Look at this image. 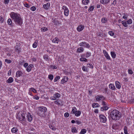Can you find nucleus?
<instances>
[{
	"mask_svg": "<svg viewBox=\"0 0 134 134\" xmlns=\"http://www.w3.org/2000/svg\"><path fill=\"white\" fill-rule=\"evenodd\" d=\"M10 16L12 20L17 25L21 26L23 24V20L19 14L14 12H11Z\"/></svg>",
	"mask_w": 134,
	"mask_h": 134,
	"instance_id": "1",
	"label": "nucleus"
},
{
	"mask_svg": "<svg viewBox=\"0 0 134 134\" xmlns=\"http://www.w3.org/2000/svg\"><path fill=\"white\" fill-rule=\"evenodd\" d=\"M110 113L109 115L112 119L114 120H119L121 117V113L117 110H111Z\"/></svg>",
	"mask_w": 134,
	"mask_h": 134,
	"instance_id": "2",
	"label": "nucleus"
},
{
	"mask_svg": "<svg viewBox=\"0 0 134 134\" xmlns=\"http://www.w3.org/2000/svg\"><path fill=\"white\" fill-rule=\"evenodd\" d=\"M26 114L25 112H19L18 114L17 117L18 119L21 121H25L26 119L25 118Z\"/></svg>",
	"mask_w": 134,
	"mask_h": 134,
	"instance_id": "3",
	"label": "nucleus"
},
{
	"mask_svg": "<svg viewBox=\"0 0 134 134\" xmlns=\"http://www.w3.org/2000/svg\"><path fill=\"white\" fill-rule=\"evenodd\" d=\"M38 113L39 116L41 117H43L44 115V113L47 111L46 107L43 106L39 107L38 108Z\"/></svg>",
	"mask_w": 134,
	"mask_h": 134,
	"instance_id": "4",
	"label": "nucleus"
},
{
	"mask_svg": "<svg viewBox=\"0 0 134 134\" xmlns=\"http://www.w3.org/2000/svg\"><path fill=\"white\" fill-rule=\"evenodd\" d=\"M80 46L85 47L86 48H89L90 47L89 44L87 43L86 42H82L79 44Z\"/></svg>",
	"mask_w": 134,
	"mask_h": 134,
	"instance_id": "5",
	"label": "nucleus"
},
{
	"mask_svg": "<svg viewBox=\"0 0 134 134\" xmlns=\"http://www.w3.org/2000/svg\"><path fill=\"white\" fill-rule=\"evenodd\" d=\"M96 100L97 101H100L104 100L105 97L102 95H98L95 97Z\"/></svg>",
	"mask_w": 134,
	"mask_h": 134,
	"instance_id": "6",
	"label": "nucleus"
},
{
	"mask_svg": "<svg viewBox=\"0 0 134 134\" xmlns=\"http://www.w3.org/2000/svg\"><path fill=\"white\" fill-rule=\"evenodd\" d=\"M99 117L101 122L104 123L106 121L107 119L105 116L103 115H99Z\"/></svg>",
	"mask_w": 134,
	"mask_h": 134,
	"instance_id": "7",
	"label": "nucleus"
},
{
	"mask_svg": "<svg viewBox=\"0 0 134 134\" xmlns=\"http://www.w3.org/2000/svg\"><path fill=\"white\" fill-rule=\"evenodd\" d=\"M26 117L27 118L28 121L29 122H31L32 120L33 119L32 116L28 112L26 114Z\"/></svg>",
	"mask_w": 134,
	"mask_h": 134,
	"instance_id": "8",
	"label": "nucleus"
},
{
	"mask_svg": "<svg viewBox=\"0 0 134 134\" xmlns=\"http://www.w3.org/2000/svg\"><path fill=\"white\" fill-rule=\"evenodd\" d=\"M8 24L10 25L11 27H13L15 26L14 23H12L11 19H9L7 20Z\"/></svg>",
	"mask_w": 134,
	"mask_h": 134,
	"instance_id": "9",
	"label": "nucleus"
},
{
	"mask_svg": "<svg viewBox=\"0 0 134 134\" xmlns=\"http://www.w3.org/2000/svg\"><path fill=\"white\" fill-rule=\"evenodd\" d=\"M68 78L66 76H64L63 77V79L61 80V83L62 84H63L64 83L66 82L68 80Z\"/></svg>",
	"mask_w": 134,
	"mask_h": 134,
	"instance_id": "10",
	"label": "nucleus"
},
{
	"mask_svg": "<svg viewBox=\"0 0 134 134\" xmlns=\"http://www.w3.org/2000/svg\"><path fill=\"white\" fill-rule=\"evenodd\" d=\"M84 28L83 26L82 25H79L77 28V30L78 31L80 32Z\"/></svg>",
	"mask_w": 134,
	"mask_h": 134,
	"instance_id": "11",
	"label": "nucleus"
},
{
	"mask_svg": "<svg viewBox=\"0 0 134 134\" xmlns=\"http://www.w3.org/2000/svg\"><path fill=\"white\" fill-rule=\"evenodd\" d=\"M33 67H34L33 65L32 64H30L26 68V70L28 72H29Z\"/></svg>",
	"mask_w": 134,
	"mask_h": 134,
	"instance_id": "12",
	"label": "nucleus"
},
{
	"mask_svg": "<svg viewBox=\"0 0 134 134\" xmlns=\"http://www.w3.org/2000/svg\"><path fill=\"white\" fill-rule=\"evenodd\" d=\"M23 74L21 71L18 70L16 72V76L17 77H20L22 76Z\"/></svg>",
	"mask_w": 134,
	"mask_h": 134,
	"instance_id": "13",
	"label": "nucleus"
},
{
	"mask_svg": "<svg viewBox=\"0 0 134 134\" xmlns=\"http://www.w3.org/2000/svg\"><path fill=\"white\" fill-rule=\"evenodd\" d=\"M18 131V128L16 127H13L11 129V132L12 133H15Z\"/></svg>",
	"mask_w": 134,
	"mask_h": 134,
	"instance_id": "14",
	"label": "nucleus"
},
{
	"mask_svg": "<svg viewBox=\"0 0 134 134\" xmlns=\"http://www.w3.org/2000/svg\"><path fill=\"white\" fill-rule=\"evenodd\" d=\"M50 4L49 2L47 3L46 4H44L43 5V8L46 9H48L50 7Z\"/></svg>",
	"mask_w": 134,
	"mask_h": 134,
	"instance_id": "15",
	"label": "nucleus"
},
{
	"mask_svg": "<svg viewBox=\"0 0 134 134\" xmlns=\"http://www.w3.org/2000/svg\"><path fill=\"white\" fill-rule=\"evenodd\" d=\"M115 86L118 89H120L121 88L120 84L119 82L118 81H116L115 82Z\"/></svg>",
	"mask_w": 134,
	"mask_h": 134,
	"instance_id": "16",
	"label": "nucleus"
},
{
	"mask_svg": "<svg viewBox=\"0 0 134 134\" xmlns=\"http://www.w3.org/2000/svg\"><path fill=\"white\" fill-rule=\"evenodd\" d=\"M110 1V0H100V2L103 4H106L108 3Z\"/></svg>",
	"mask_w": 134,
	"mask_h": 134,
	"instance_id": "17",
	"label": "nucleus"
},
{
	"mask_svg": "<svg viewBox=\"0 0 134 134\" xmlns=\"http://www.w3.org/2000/svg\"><path fill=\"white\" fill-rule=\"evenodd\" d=\"M109 88L113 90H115V87L114 85L112 83H110L109 85Z\"/></svg>",
	"mask_w": 134,
	"mask_h": 134,
	"instance_id": "18",
	"label": "nucleus"
},
{
	"mask_svg": "<svg viewBox=\"0 0 134 134\" xmlns=\"http://www.w3.org/2000/svg\"><path fill=\"white\" fill-rule=\"evenodd\" d=\"M13 78L11 77H10L7 80L6 82L7 83H9L13 82Z\"/></svg>",
	"mask_w": 134,
	"mask_h": 134,
	"instance_id": "19",
	"label": "nucleus"
},
{
	"mask_svg": "<svg viewBox=\"0 0 134 134\" xmlns=\"http://www.w3.org/2000/svg\"><path fill=\"white\" fill-rule=\"evenodd\" d=\"M109 108L107 106H104L103 107L101 108V110L102 111H103L104 110H107Z\"/></svg>",
	"mask_w": 134,
	"mask_h": 134,
	"instance_id": "20",
	"label": "nucleus"
},
{
	"mask_svg": "<svg viewBox=\"0 0 134 134\" xmlns=\"http://www.w3.org/2000/svg\"><path fill=\"white\" fill-rule=\"evenodd\" d=\"M59 39L57 37H55L52 40V42L53 43H58L59 41Z\"/></svg>",
	"mask_w": 134,
	"mask_h": 134,
	"instance_id": "21",
	"label": "nucleus"
},
{
	"mask_svg": "<svg viewBox=\"0 0 134 134\" xmlns=\"http://www.w3.org/2000/svg\"><path fill=\"white\" fill-rule=\"evenodd\" d=\"M92 106L93 108H96L99 107V105L98 103H94L92 104Z\"/></svg>",
	"mask_w": 134,
	"mask_h": 134,
	"instance_id": "22",
	"label": "nucleus"
},
{
	"mask_svg": "<svg viewBox=\"0 0 134 134\" xmlns=\"http://www.w3.org/2000/svg\"><path fill=\"white\" fill-rule=\"evenodd\" d=\"M83 48L82 47H80L77 48V52L80 53L83 52Z\"/></svg>",
	"mask_w": 134,
	"mask_h": 134,
	"instance_id": "23",
	"label": "nucleus"
},
{
	"mask_svg": "<svg viewBox=\"0 0 134 134\" xmlns=\"http://www.w3.org/2000/svg\"><path fill=\"white\" fill-rule=\"evenodd\" d=\"M69 12V11L68 9L64 10V15L66 16H67L68 15Z\"/></svg>",
	"mask_w": 134,
	"mask_h": 134,
	"instance_id": "24",
	"label": "nucleus"
},
{
	"mask_svg": "<svg viewBox=\"0 0 134 134\" xmlns=\"http://www.w3.org/2000/svg\"><path fill=\"white\" fill-rule=\"evenodd\" d=\"M52 22L54 23L55 25L60 24V23L59 21L57 20V19H55L53 20Z\"/></svg>",
	"mask_w": 134,
	"mask_h": 134,
	"instance_id": "25",
	"label": "nucleus"
},
{
	"mask_svg": "<svg viewBox=\"0 0 134 134\" xmlns=\"http://www.w3.org/2000/svg\"><path fill=\"white\" fill-rule=\"evenodd\" d=\"M121 23L125 27H127L128 26V25L127 24V22L125 21H121Z\"/></svg>",
	"mask_w": 134,
	"mask_h": 134,
	"instance_id": "26",
	"label": "nucleus"
},
{
	"mask_svg": "<svg viewBox=\"0 0 134 134\" xmlns=\"http://www.w3.org/2000/svg\"><path fill=\"white\" fill-rule=\"evenodd\" d=\"M111 57L113 58H115L116 57V54L114 52H111Z\"/></svg>",
	"mask_w": 134,
	"mask_h": 134,
	"instance_id": "27",
	"label": "nucleus"
},
{
	"mask_svg": "<svg viewBox=\"0 0 134 134\" xmlns=\"http://www.w3.org/2000/svg\"><path fill=\"white\" fill-rule=\"evenodd\" d=\"M43 58L46 61H48L49 60L48 56L47 54L44 55L43 56Z\"/></svg>",
	"mask_w": 134,
	"mask_h": 134,
	"instance_id": "28",
	"label": "nucleus"
},
{
	"mask_svg": "<svg viewBox=\"0 0 134 134\" xmlns=\"http://www.w3.org/2000/svg\"><path fill=\"white\" fill-rule=\"evenodd\" d=\"M49 128L52 130L54 131L56 130V129L54 126L53 125H52V124H49Z\"/></svg>",
	"mask_w": 134,
	"mask_h": 134,
	"instance_id": "29",
	"label": "nucleus"
},
{
	"mask_svg": "<svg viewBox=\"0 0 134 134\" xmlns=\"http://www.w3.org/2000/svg\"><path fill=\"white\" fill-rule=\"evenodd\" d=\"M71 132H72L77 133V131L75 127H72L71 129Z\"/></svg>",
	"mask_w": 134,
	"mask_h": 134,
	"instance_id": "30",
	"label": "nucleus"
},
{
	"mask_svg": "<svg viewBox=\"0 0 134 134\" xmlns=\"http://www.w3.org/2000/svg\"><path fill=\"white\" fill-rule=\"evenodd\" d=\"M89 2V0H83L82 1V3L83 4H87Z\"/></svg>",
	"mask_w": 134,
	"mask_h": 134,
	"instance_id": "31",
	"label": "nucleus"
},
{
	"mask_svg": "<svg viewBox=\"0 0 134 134\" xmlns=\"http://www.w3.org/2000/svg\"><path fill=\"white\" fill-rule=\"evenodd\" d=\"M81 112L79 110L77 111L75 114V115L76 116H78L80 115Z\"/></svg>",
	"mask_w": 134,
	"mask_h": 134,
	"instance_id": "32",
	"label": "nucleus"
},
{
	"mask_svg": "<svg viewBox=\"0 0 134 134\" xmlns=\"http://www.w3.org/2000/svg\"><path fill=\"white\" fill-rule=\"evenodd\" d=\"M77 109L75 107H73L72 108V110L71 112L74 114H75L76 112L77 111Z\"/></svg>",
	"mask_w": 134,
	"mask_h": 134,
	"instance_id": "33",
	"label": "nucleus"
},
{
	"mask_svg": "<svg viewBox=\"0 0 134 134\" xmlns=\"http://www.w3.org/2000/svg\"><path fill=\"white\" fill-rule=\"evenodd\" d=\"M82 69L84 71L88 72V68L84 66L82 67Z\"/></svg>",
	"mask_w": 134,
	"mask_h": 134,
	"instance_id": "34",
	"label": "nucleus"
},
{
	"mask_svg": "<svg viewBox=\"0 0 134 134\" xmlns=\"http://www.w3.org/2000/svg\"><path fill=\"white\" fill-rule=\"evenodd\" d=\"M54 96L56 99L60 97V94L59 93H56L54 94Z\"/></svg>",
	"mask_w": 134,
	"mask_h": 134,
	"instance_id": "35",
	"label": "nucleus"
},
{
	"mask_svg": "<svg viewBox=\"0 0 134 134\" xmlns=\"http://www.w3.org/2000/svg\"><path fill=\"white\" fill-rule=\"evenodd\" d=\"M86 132V130L85 129H82L80 132V134H84Z\"/></svg>",
	"mask_w": 134,
	"mask_h": 134,
	"instance_id": "36",
	"label": "nucleus"
},
{
	"mask_svg": "<svg viewBox=\"0 0 134 134\" xmlns=\"http://www.w3.org/2000/svg\"><path fill=\"white\" fill-rule=\"evenodd\" d=\"M124 133L125 134H129L127 132V127L126 126H125L124 128Z\"/></svg>",
	"mask_w": 134,
	"mask_h": 134,
	"instance_id": "37",
	"label": "nucleus"
},
{
	"mask_svg": "<svg viewBox=\"0 0 134 134\" xmlns=\"http://www.w3.org/2000/svg\"><path fill=\"white\" fill-rule=\"evenodd\" d=\"M15 50L16 52H17L18 54H19L21 52L20 48L19 47H18L15 48Z\"/></svg>",
	"mask_w": 134,
	"mask_h": 134,
	"instance_id": "38",
	"label": "nucleus"
},
{
	"mask_svg": "<svg viewBox=\"0 0 134 134\" xmlns=\"http://www.w3.org/2000/svg\"><path fill=\"white\" fill-rule=\"evenodd\" d=\"M94 8V7L93 6H90L88 9L89 12L92 11Z\"/></svg>",
	"mask_w": 134,
	"mask_h": 134,
	"instance_id": "39",
	"label": "nucleus"
},
{
	"mask_svg": "<svg viewBox=\"0 0 134 134\" xmlns=\"http://www.w3.org/2000/svg\"><path fill=\"white\" fill-rule=\"evenodd\" d=\"M37 41H36L33 44L32 47L34 48H36L37 46Z\"/></svg>",
	"mask_w": 134,
	"mask_h": 134,
	"instance_id": "40",
	"label": "nucleus"
},
{
	"mask_svg": "<svg viewBox=\"0 0 134 134\" xmlns=\"http://www.w3.org/2000/svg\"><path fill=\"white\" fill-rule=\"evenodd\" d=\"M53 76L52 74H50L48 75V78L50 80L52 81L53 79Z\"/></svg>",
	"mask_w": 134,
	"mask_h": 134,
	"instance_id": "41",
	"label": "nucleus"
},
{
	"mask_svg": "<svg viewBox=\"0 0 134 134\" xmlns=\"http://www.w3.org/2000/svg\"><path fill=\"white\" fill-rule=\"evenodd\" d=\"M81 61V62H87V60L85 58H81L80 59Z\"/></svg>",
	"mask_w": 134,
	"mask_h": 134,
	"instance_id": "42",
	"label": "nucleus"
},
{
	"mask_svg": "<svg viewBox=\"0 0 134 134\" xmlns=\"http://www.w3.org/2000/svg\"><path fill=\"white\" fill-rule=\"evenodd\" d=\"M107 21V19L104 18L102 19L101 21L102 23H106Z\"/></svg>",
	"mask_w": 134,
	"mask_h": 134,
	"instance_id": "43",
	"label": "nucleus"
},
{
	"mask_svg": "<svg viewBox=\"0 0 134 134\" xmlns=\"http://www.w3.org/2000/svg\"><path fill=\"white\" fill-rule=\"evenodd\" d=\"M60 79V77L59 76H56L54 80V82H56L58 80H59Z\"/></svg>",
	"mask_w": 134,
	"mask_h": 134,
	"instance_id": "44",
	"label": "nucleus"
},
{
	"mask_svg": "<svg viewBox=\"0 0 134 134\" xmlns=\"http://www.w3.org/2000/svg\"><path fill=\"white\" fill-rule=\"evenodd\" d=\"M132 20L131 19L128 20L126 21L127 23L128 24H131L132 23Z\"/></svg>",
	"mask_w": 134,
	"mask_h": 134,
	"instance_id": "45",
	"label": "nucleus"
},
{
	"mask_svg": "<svg viewBox=\"0 0 134 134\" xmlns=\"http://www.w3.org/2000/svg\"><path fill=\"white\" fill-rule=\"evenodd\" d=\"M41 31L43 32H45L47 31L48 30V29L45 27L42 28H41Z\"/></svg>",
	"mask_w": 134,
	"mask_h": 134,
	"instance_id": "46",
	"label": "nucleus"
},
{
	"mask_svg": "<svg viewBox=\"0 0 134 134\" xmlns=\"http://www.w3.org/2000/svg\"><path fill=\"white\" fill-rule=\"evenodd\" d=\"M5 62L8 64H10L11 63L12 61L10 60L6 59L5 60Z\"/></svg>",
	"mask_w": 134,
	"mask_h": 134,
	"instance_id": "47",
	"label": "nucleus"
},
{
	"mask_svg": "<svg viewBox=\"0 0 134 134\" xmlns=\"http://www.w3.org/2000/svg\"><path fill=\"white\" fill-rule=\"evenodd\" d=\"M109 34L111 36H113L114 35V33L112 31H109L108 32Z\"/></svg>",
	"mask_w": 134,
	"mask_h": 134,
	"instance_id": "48",
	"label": "nucleus"
},
{
	"mask_svg": "<svg viewBox=\"0 0 134 134\" xmlns=\"http://www.w3.org/2000/svg\"><path fill=\"white\" fill-rule=\"evenodd\" d=\"M91 53L90 52H87L86 54V57L87 58L88 57L91 56Z\"/></svg>",
	"mask_w": 134,
	"mask_h": 134,
	"instance_id": "49",
	"label": "nucleus"
},
{
	"mask_svg": "<svg viewBox=\"0 0 134 134\" xmlns=\"http://www.w3.org/2000/svg\"><path fill=\"white\" fill-rule=\"evenodd\" d=\"M102 105L103 106H107V103L105 101H103L102 103Z\"/></svg>",
	"mask_w": 134,
	"mask_h": 134,
	"instance_id": "50",
	"label": "nucleus"
},
{
	"mask_svg": "<svg viewBox=\"0 0 134 134\" xmlns=\"http://www.w3.org/2000/svg\"><path fill=\"white\" fill-rule=\"evenodd\" d=\"M30 9L32 11H34L36 10V8L35 6H32L31 8Z\"/></svg>",
	"mask_w": 134,
	"mask_h": 134,
	"instance_id": "51",
	"label": "nucleus"
},
{
	"mask_svg": "<svg viewBox=\"0 0 134 134\" xmlns=\"http://www.w3.org/2000/svg\"><path fill=\"white\" fill-rule=\"evenodd\" d=\"M30 90H31V91L33 92L34 93H36V90L33 88H30Z\"/></svg>",
	"mask_w": 134,
	"mask_h": 134,
	"instance_id": "52",
	"label": "nucleus"
},
{
	"mask_svg": "<svg viewBox=\"0 0 134 134\" xmlns=\"http://www.w3.org/2000/svg\"><path fill=\"white\" fill-rule=\"evenodd\" d=\"M9 2V0H4V3L5 4H8Z\"/></svg>",
	"mask_w": 134,
	"mask_h": 134,
	"instance_id": "53",
	"label": "nucleus"
},
{
	"mask_svg": "<svg viewBox=\"0 0 134 134\" xmlns=\"http://www.w3.org/2000/svg\"><path fill=\"white\" fill-rule=\"evenodd\" d=\"M87 66L90 68H92L93 67V65L92 64H87Z\"/></svg>",
	"mask_w": 134,
	"mask_h": 134,
	"instance_id": "54",
	"label": "nucleus"
},
{
	"mask_svg": "<svg viewBox=\"0 0 134 134\" xmlns=\"http://www.w3.org/2000/svg\"><path fill=\"white\" fill-rule=\"evenodd\" d=\"M128 72L129 74H133V71L132 70L130 69L128 70Z\"/></svg>",
	"mask_w": 134,
	"mask_h": 134,
	"instance_id": "55",
	"label": "nucleus"
},
{
	"mask_svg": "<svg viewBox=\"0 0 134 134\" xmlns=\"http://www.w3.org/2000/svg\"><path fill=\"white\" fill-rule=\"evenodd\" d=\"M105 58L108 60H110V58L108 54L105 56Z\"/></svg>",
	"mask_w": 134,
	"mask_h": 134,
	"instance_id": "56",
	"label": "nucleus"
},
{
	"mask_svg": "<svg viewBox=\"0 0 134 134\" xmlns=\"http://www.w3.org/2000/svg\"><path fill=\"white\" fill-rule=\"evenodd\" d=\"M69 115V114L68 113H66L64 114V116L65 117H68Z\"/></svg>",
	"mask_w": 134,
	"mask_h": 134,
	"instance_id": "57",
	"label": "nucleus"
},
{
	"mask_svg": "<svg viewBox=\"0 0 134 134\" xmlns=\"http://www.w3.org/2000/svg\"><path fill=\"white\" fill-rule=\"evenodd\" d=\"M4 19L2 17L0 18V22L2 23L3 22Z\"/></svg>",
	"mask_w": 134,
	"mask_h": 134,
	"instance_id": "58",
	"label": "nucleus"
},
{
	"mask_svg": "<svg viewBox=\"0 0 134 134\" xmlns=\"http://www.w3.org/2000/svg\"><path fill=\"white\" fill-rule=\"evenodd\" d=\"M24 6L27 8H29L30 7V5L27 3H25L24 4Z\"/></svg>",
	"mask_w": 134,
	"mask_h": 134,
	"instance_id": "59",
	"label": "nucleus"
},
{
	"mask_svg": "<svg viewBox=\"0 0 134 134\" xmlns=\"http://www.w3.org/2000/svg\"><path fill=\"white\" fill-rule=\"evenodd\" d=\"M103 52L105 56L108 54V53L106 52V51L105 50H103Z\"/></svg>",
	"mask_w": 134,
	"mask_h": 134,
	"instance_id": "60",
	"label": "nucleus"
},
{
	"mask_svg": "<svg viewBox=\"0 0 134 134\" xmlns=\"http://www.w3.org/2000/svg\"><path fill=\"white\" fill-rule=\"evenodd\" d=\"M62 9L64 10H66V9H68V8L65 6H63L62 7Z\"/></svg>",
	"mask_w": 134,
	"mask_h": 134,
	"instance_id": "61",
	"label": "nucleus"
},
{
	"mask_svg": "<svg viewBox=\"0 0 134 134\" xmlns=\"http://www.w3.org/2000/svg\"><path fill=\"white\" fill-rule=\"evenodd\" d=\"M20 45H21V44L19 42H17L16 43V47L17 46L18 47H19Z\"/></svg>",
	"mask_w": 134,
	"mask_h": 134,
	"instance_id": "62",
	"label": "nucleus"
},
{
	"mask_svg": "<svg viewBox=\"0 0 134 134\" xmlns=\"http://www.w3.org/2000/svg\"><path fill=\"white\" fill-rule=\"evenodd\" d=\"M116 3V0H114L113 1V2L111 4V5L113 4L114 5H115Z\"/></svg>",
	"mask_w": 134,
	"mask_h": 134,
	"instance_id": "63",
	"label": "nucleus"
},
{
	"mask_svg": "<svg viewBox=\"0 0 134 134\" xmlns=\"http://www.w3.org/2000/svg\"><path fill=\"white\" fill-rule=\"evenodd\" d=\"M131 103H134V98L131 99L130 100L129 102Z\"/></svg>",
	"mask_w": 134,
	"mask_h": 134,
	"instance_id": "64",
	"label": "nucleus"
}]
</instances>
